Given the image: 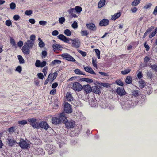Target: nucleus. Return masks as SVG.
I'll list each match as a JSON object with an SVG mask.
<instances>
[{"label": "nucleus", "mask_w": 157, "mask_h": 157, "mask_svg": "<svg viewBox=\"0 0 157 157\" xmlns=\"http://www.w3.org/2000/svg\"><path fill=\"white\" fill-rule=\"evenodd\" d=\"M57 38L58 39H60L66 43H69L70 41H71L72 46L76 48H78L80 46V42L78 39H72L67 38L63 34H59L57 36Z\"/></svg>", "instance_id": "nucleus-1"}, {"label": "nucleus", "mask_w": 157, "mask_h": 157, "mask_svg": "<svg viewBox=\"0 0 157 157\" xmlns=\"http://www.w3.org/2000/svg\"><path fill=\"white\" fill-rule=\"evenodd\" d=\"M64 112L62 113L57 117H54L52 118V121L53 124H56L60 123L61 122L66 121L67 118Z\"/></svg>", "instance_id": "nucleus-2"}, {"label": "nucleus", "mask_w": 157, "mask_h": 157, "mask_svg": "<svg viewBox=\"0 0 157 157\" xmlns=\"http://www.w3.org/2000/svg\"><path fill=\"white\" fill-rule=\"evenodd\" d=\"M72 88L74 90L79 92L82 89V86L79 82H75L73 84Z\"/></svg>", "instance_id": "nucleus-3"}, {"label": "nucleus", "mask_w": 157, "mask_h": 157, "mask_svg": "<svg viewBox=\"0 0 157 157\" xmlns=\"http://www.w3.org/2000/svg\"><path fill=\"white\" fill-rule=\"evenodd\" d=\"M60 56L64 59H66L68 61L72 62L75 61V59L68 53H63L61 54Z\"/></svg>", "instance_id": "nucleus-4"}, {"label": "nucleus", "mask_w": 157, "mask_h": 157, "mask_svg": "<svg viewBox=\"0 0 157 157\" xmlns=\"http://www.w3.org/2000/svg\"><path fill=\"white\" fill-rule=\"evenodd\" d=\"M20 146L22 149H27L30 147V144H28L27 142L24 140H21L19 143Z\"/></svg>", "instance_id": "nucleus-5"}, {"label": "nucleus", "mask_w": 157, "mask_h": 157, "mask_svg": "<svg viewBox=\"0 0 157 157\" xmlns=\"http://www.w3.org/2000/svg\"><path fill=\"white\" fill-rule=\"evenodd\" d=\"M64 110L67 113H71L72 111L71 105L68 103L66 102L64 105Z\"/></svg>", "instance_id": "nucleus-6"}, {"label": "nucleus", "mask_w": 157, "mask_h": 157, "mask_svg": "<svg viewBox=\"0 0 157 157\" xmlns=\"http://www.w3.org/2000/svg\"><path fill=\"white\" fill-rule=\"evenodd\" d=\"M45 148L49 154H51L54 152V148L52 145L48 144L46 145Z\"/></svg>", "instance_id": "nucleus-7"}, {"label": "nucleus", "mask_w": 157, "mask_h": 157, "mask_svg": "<svg viewBox=\"0 0 157 157\" xmlns=\"http://www.w3.org/2000/svg\"><path fill=\"white\" fill-rule=\"evenodd\" d=\"M117 93L120 96H122L125 95L126 92L124 88L118 87L116 90Z\"/></svg>", "instance_id": "nucleus-8"}, {"label": "nucleus", "mask_w": 157, "mask_h": 157, "mask_svg": "<svg viewBox=\"0 0 157 157\" xmlns=\"http://www.w3.org/2000/svg\"><path fill=\"white\" fill-rule=\"evenodd\" d=\"M30 48V47L25 44L22 47V51L25 54L28 55L29 54V49Z\"/></svg>", "instance_id": "nucleus-9"}, {"label": "nucleus", "mask_w": 157, "mask_h": 157, "mask_svg": "<svg viewBox=\"0 0 157 157\" xmlns=\"http://www.w3.org/2000/svg\"><path fill=\"white\" fill-rule=\"evenodd\" d=\"M82 89L86 93H90L92 91L90 86L89 84L84 85L82 86Z\"/></svg>", "instance_id": "nucleus-10"}, {"label": "nucleus", "mask_w": 157, "mask_h": 157, "mask_svg": "<svg viewBox=\"0 0 157 157\" xmlns=\"http://www.w3.org/2000/svg\"><path fill=\"white\" fill-rule=\"evenodd\" d=\"M109 23V20L107 19H104L101 20L99 23V25L100 26H106Z\"/></svg>", "instance_id": "nucleus-11"}, {"label": "nucleus", "mask_w": 157, "mask_h": 157, "mask_svg": "<svg viewBox=\"0 0 157 157\" xmlns=\"http://www.w3.org/2000/svg\"><path fill=\"white\" fill-rule=\"evenodd\" d=\"M75 124V122L73 120L68 121L65 123V125L68 128L73 127Z\"/></svg>", "instance_id": "nucleus-12"}, {"label": "nucleus", "mask_w": 157, "mask_h": 157, "mask_svg": "<svg viewBox=\"0 0 157 157\" xmlns=\"http://www.w3.org/2000/svg\"><path fill=\"white\" fill-rule=\"evenodd\" d=\"M86 25L89 30L91 31H95L96 30V27L94 24L93 23L87 24Z\"/></svg>", "instance_id": "nucleus-13"}, {"label": "nucleus", "mask_w": 157, "mask_h": 157, "mask_svg": "<svg viewBox=\"0 0 157 157\" xmlns=\"http://www.w3.org/2000/svg\"><path fill=\"white\" fill-rule=\"evenodd\" d=\"M40 128L47 129L49 127V126L46 122L44 121H42L40 122Z\"/></svg>", "instance_id": "nucleus-14"}, {"label": "nucleus", "mask_w": 157, "mask_h": 157, "mask_svg": "<svg viewBox=\"0 0 157 157\" xmlns=\"http://www.w3.org/2000/svg\"><path fill=\"white\" fill-rule=\"evenodd\" d=\"M84 69L86 71L89 73L94 75L96 74L93 70L90 67H85Z\"/></svg>", "instance_id": "nucleus-15"}, {"label": "nucleus", "mask_w": 157, "mask_h": 157, "mask_svg": "<svg viewBox=\"0 0 157 157\" xmlns=\"http://www.w3.org/2000/svg\"><path fill=\"white\" fill-rule=\"evenodd\" d=\"M7 142L9 145L10 146H13L15 144V143H17L14 140L11 138H8L7 139Z\"/></svg>", "instance_id": "nucleus-16"}, {"label": "nucleus", "mask_w": 157, "mask_h": 157, "mask_svg": "<svg viewBox=\"0 0 157 157\" xmlns=\"http://www.w3.org/2000/svg\"><path fill=\"white\" fill-rule=\"evenodd\" d=\"M52 47L54 51L56 50H61L62 48L61 45L57 44H54Z\"/></svg>", "instance_id": "nucleus-17"}, {"label": "nucleus", "mask_w": 157, "mask_h": 157, "mask_svg": "<svg viewBox=\"0 0 157 157\" xmlns=\"http://www.w3.org/2000/svg\"><path fill=\"white\" fill-rule=\"evenodd\" d=\"M140 88H144L146 85V82L142 79H140L138 82Z\"/></svg>", "instance_id": "nucleus-18"}, {"label": "nucleus", "mask_w": 157, "mask_h": 157, "mask_svg": "<svg viewBox=\"0 0 157 157\" xmlns=\"http://www.w3.org/2000/svg\"><path fill=\"white\" fill-rule=\"evenodd\" d=\"M121 14V13L120 12L115 14L114 15L112 16L111 19L114 21L115 20L120 17Z\"/></svg>", "instance_id": "nucleus-19"}, {"label": "nucleus", "mask_w": 157, "mask_h": 157, "mask_svg": "<svg viewBox=\"0 0 157 157\" xmlns=\"http://www.w3.org/2000/svg\"><path fill=\"white\" fill-rule=\"evenodd\" d=\"M34 44V42L32 41V40H27V42L25 43V44L30 47L31 48H32Z\"/></svg>", "instance_id": "nucleus-20"}, {"label": "nucleus", "mask_w": 157, "mask_h": 157, "mask_svg": "<svg viewBox=\"0 0 157 157\" xmlns=\"http://www.w3.org/2000/svg\"><path fill=\"white\" fill-rule=\"evenodd\" d=\"M105 0H100L98 3V7L101 8L105 4Z\"/></svg>", "instance_id": "nucleus-21"}, {"label": "nucleus", "mask_w": 157, "mask_h": 157, "mask_svg": "<svg viewBox=\"0 0 157 157\" xmlns=\"http://www.w3.org/2000/svg\"><path fill=\"white\" fill-rule=\"evenodd\" d=\"M93 91L94 92L98 94L101 93L99 88L97 86H94L93 88Z\"/></svg>", "instance_id": "nucleus-22"}, {"label": "nucleus", "mask_w": 157, "mask_h": 157, "mask_svg": "<svg viewBox=\"0 0 157 157\" xmlns=\"http://www.w3.org/2000/svg\"><path fill=\"white\" fill-rule=\"evenodd\" d=\"M67 99L69 101H71L73 100V98L72 95L70 93H67L66 95Z\"/></svg>", "instance_id": "nucleus-23"}, {"label": "nucleus", "mask_w": 157, "mask_h": 157, "mask_svg": "<svg viewBox=\"0 0 157 157\" xmlns=\"http://www.w3.org/2000/svg\"><path fill=\"white\" fill-rule=\"evenodd\" d=\"M132 78L131 76H128L126 77L125 80V82L127 84H129L131 83L132 82Z\"/></svg>", "instance_id": "nucleus-24"}, {"label": "nucleus", "mask_w": 157, "mask_h": 157, "mask_svg": "<svg viewBox=\"0 0 157 157\" xmlns=\"http://www.w3.org/2000/svg\"><path fill=\"white\" fill-rule=\"evenodd\" d=\"M37 153L40 155H44L45 154V152L42 148H38L37 149Z\"/></svg>", "instance_id": "nucleus-25"}, {"label": "nucleus", "mask_w": 157, "mask_h": 157, "mask_svg": "<svg viewBox=\"0 0 157 157\" xmlns=\"http://www.w3.org/2000/svg\"><path fill=\"white\" fill-rule=\"evenodd\" d=\"M17 57L20 64H23L24 63V60L21 56L19 55L17 56Z\"/></svg>", "instance_id": "nucleus-26"}, {"label": "nucleus", "mask_w": 157, "mask_h": 157, "mask_svg": "<svg viewBox=\"0 0 157 157\" xmlns=\"http://www.w3.org/2000/svg\"><path fill=\"white\" fill-rule=\"evenodd\" d=\"M131 71V69L128 68L125 70H124L123 71H121V73L122 75H126L129 73Z\"/></svg>", "instance_id": "nucleus-27"}, {"label": "nucleus", "mask_w": 157, "mask_h": 157, "mask_svg": "<svg viewBox=\"0 0 157 157\" xmlns=\"http://www.w3.org/2000/svg\"><path fill=\"white\" fill-rule=\"evenodd\" d=\"M74 72L76 74L85 75L84 72L78 69H75L74 70Z\"/></svg>", "instance_id": "nucleus-28"}, {"label": "nucleus", "mask_w": 157, "mask_h": 157, "mask_svg": "<svg viewBox=\"0 0 157 157\" xmlns=\"http://www.w3.org/2000/svg\"><path fill=\"white\" fill-rule=\"evenodd\" d=\"M146 75L148 78H151L153 76L152 73L151 71H149L146 73Z\"/></svg>", "instance_id": "nucleus-29"}, {"label": "nucleus", "mask_w": 157, "mask_h": 157, "mask_svg": "<svg viewBox=\"0 0 157 157\" xmlns=\"http://www.w3.org/2000/svg\"><path fill=\"white\" fill-rule=\"evenodd\" d=\"M140 0H134L132 3V5L133 6H137L140 2Z\"/></svg>", "instance_id": "nucleus-30"}, {"label": "nucleus", "mask_w": 157, "mask_h": 157, "mask_svg": "<svg viewBox=\"0 0 157 157\" xmlns=\"http://www.w3.org/2000/svg\"><path fill=\"white\" fill-rule=\"evenodd\" d=\"M64 33L66 36H69L71 35V32L69 30L67 29L64 31Z\"/></svg>", "instance_id": "nucleus-31"}, {"label": "nucleus", "mask_w": 157, "mask_h": 157, "mask_svg": "<svg viewBox=\"0 0 157 157\" xmlns=\"http://www.w3.org/2000/svg\"><path fill=\"white\" fill-rule=\"evenodd\" d=\"M61 62V61L60 60L56 59L52 61L51 63V64L53 65H55L56 64H59Z\"/></svg>", "instance_id": "nucleus-32"}, {"label": "nucleus", "mask_w": 157, "mask_h": 157, "mask_svg": "<svg viewBox=\"0 0 157 157\" xmlns=\"http://www.w3.org/2000/svg\"><path fill=\"white\" fill-rule=\"evenodd\" d=\"M75 9V11L77 13H80L82 10V8L79 6H76Z\"/></svg>", "instance_id": "nucleus-33"}, {"label": "nucleus", "mask_w": 157, "mask_h": 157, "mask_svg": "<svg viewBox=\"0 0 157 157\" xmlns=\"http://www.w3.org/2000/svg\"><path fill=\"white\" fill-rule=\"evenodd\" d=\"M81 34L82 36H87L88 34V33L87 31H81Z\"/></svg>", "instance_id": "nucleus-34"}, {"label": "nucleus", "mask_w": 157, "mask_h": 157, "mask_svg": "<svg viewBox=\"0 0 157 157\" xmlns=\"http://www.w3.org/2000/svg\"><path fill=\"white\" fill-rule=\"evenodd\" d=\"M132 92L133 95L135 97H137L139 95L138 91L137 90H134L132 91Z\"/></svg>", "instance_id": "nucleus-35"}, {"label": "nucleus", "mask_w": 157, "mask_h": 157, "mask_svg": "<svg viewBox=\"0 0 157 157\" xmlns=\"http://www.w3.org/2000/svg\"><path fill=\"white\" fill-rule=\"evenodd\" d=\"M152 6V4L151 3H149L146 4L144 6V8L145 9H147L150 8Z\"/></svg>", "instance_id": "nucleus-36"}, {"label": "nucleus", "mask_w": 157, "mask_h": 157, "mask_svg": "<svg viewBox=\"0 0 157 157\" xmlns=\"http://www.w3.org/2000/svg\"><path fill=\"white\" fill-rule=\"evenodd\" d=\"M118 85L121 86H123V82L120 80H117L115 82Z\"/></svg>", "instance_id": "nucleus-37"}, {"label": "nucleus", "mask_w": 157, "mask_h": 157, "mask_svg": "<svg viewBox=\"0 0 157 157\" xmlns=\"http://www.w3.org/2000/svg\"><path fill=\"white\" fill-rule=\"evenodd\" d=\"M68 13L69 14L71 15L74 13H75V8H70L68 10Z\"/></svg>", "instance_id": "nucleus-38"}, {"label": "nucleus", "mask_w": 157, "mask_h": 157, "mask_svg": "<svg viewBox=\"0 0 157 157\" xmlns=\"http://www.w3.org/2000/svg\"><path fill=\"white\" fill-rule=\"evenodd\" d=\"M52 78L50 79L51 81V82H52L57 77L58 75V74L57 72H54L52 74Z\"/></svg>", "instance_id": "nucleus-39"}, {"label": "nucleus", "mask_w": 157, "mask_h": 157, "mask_svg": "<svg viewBox=\"0 0 157 157\" xmlns=\"http://www.w3.org/2000/svg\"><path fill=\"white\" fill-rule=\"evenodd\" d=\"M15 128L14 127H12L9 128L8 131L10 133H13L14 132Z\"/></svg>", "instance_id": "nucleus-40"}, {"label": "nucleus", "mask_w": 157, "mask_h": 157, "mask_svg": "<svg viewBox=\"0 0 157 157\" xmlns=\"http://www.w3.org/2000/svg\"><path fill=\"white\" fill-rule=\"evenodd\" d=\"M10 42L13 46H16V44L13 38H10Z\"/></svg>", "instance_id": "nucleus-41"}, {"label": "nucleus", "mask_w": 157, "mask_h": 157, "mask_svg": "<svg viewBox=\"0 0 157 157\" xmlns=\"http://www.w3.org/2000/svg\"><path fill=\"white\" fill-rule=\"evenodd\" d=\"M59 100H58L57 98H55L54 101V105L55 106H58L59 104Z\"/></svg>", "instance_id": "nucleus-42"}, {"label": "nucleus", "mask_w": 157, "mask_h": 157, "mask_svg": "<svg viewBox=\"0 0 157 157\" xmlns=\"http://www.w3.org/2000/svg\"><path fill=\"white\" fill-rule=\"evenodd\" d=\"M97 104L96 101H92L90 102V105L92 107H95L97 105Z\"/></svg>", "instance_id": "nucleus-43"}, {"label": "nucleus", "mask_w": 157, "mask_h": 157, "mask_svg": "<svg viewBox=\"0 0 157 157\" xmlns=\"http://www.w3.org/2000/svg\"><path fill=\"white\" fill-rule=\"evenodd\" d=\"M36 39V36L35 35H32L30 37V40H32V41L35 42Z\"/></svg>", "instance_id": "nucleus-44"}, {"label": "nucleus", "mask_w": 157, "mask_h": 157, "mask_svg": "<svg viewBox=\"0 0 157 157\" xmlns=\"http://www.w3.org/2000/svg\"><path fill=\"white\" fill-rule=\"evenodd\" d=\"M27 123V121L26 120H23L22 121H18V123L22 125H24L26 124Z\"/></svg>", "instance_id": "nucleus-45"}, {"label": "nucleus", "mask_w": 157, "mask_h": 157, "mask_svg": "<svg viewBox=\"0 0 157 157\" xmlns=\"http://www.w3.org/2000/svg\"><path fill=\"white\" fill-rule=\"evenodd\" d=\"M59 23L61 24H63L65 21V19L63 17H61L59 18Z\"/></svg>", "instance_id": "nucleus-46"}, {"label": "nucleus", "mask_w": 157, "mask_h": 157, "mask_svg": "<svg viewBox=\"0 0 157 157\" xmlns=\"http://www.w3.org/2000/svg\"><path fill=\"white\" fill-rule=\"evenodd\" d=\"M33 127L35 128H40V124L37 122H36L34 125H33Z\"/></svg>", "instance_id": "nucleus-47"}, {"label": "nucleus", "mask_w": 157, "mask_h": 157, "mask_svg": "<svg viewBox=\"0 0 157 157\" xmlns=\"http://www.w3.org/2000/svg\"><path fill=\"white\" fill-rule=\"evenodd\" d=\"M34 82L35 85L37 86H39V81L38 79L37 78H35L34 79Z\"/></svg>", "instance_id": "nucleus-48"}, {"label": "nucleus", "mask_w": 157, "mask_h": 157, "mask_svg": "<svg viewBox=\"0 0 157 157\" xmlns=\"http://www.w3.org/2000/svg\"><path fill=\"white\" fill-rule=\"evenodd\" d=\"M72 27L74 29L77 28L78 27L77 23L76 21H74L73 23L72 24Z\"/></svg>", "instance_id": "nucleus-49"}, {"label": "nucleus", "mask_w": 157, "mask_h": 157, "mask_svg": "<svg viewBox=\"0 0 157 157\" xmlns=\"http://www.w3.org/2000/svg\"><path fill=\"white\" fill-rule=\"evenodd\" d=\"M25 15L27 16L31 15L32 13V11L31 10H26L25 11Z\"/></svg>", "instance_id": "nucleus-50"}, {"label": "nucleus", "mask_w": 157, "mask_h": 157, "mask_svg": "<svg viewBox=\"0 0 157 157\" xmlns=\"http://www.w3.org/2000/svg\"><path fill=\"white\" fill-rule=\"evenodd\" d=\"M5 24L6 25L9 26L12 24V22L10 20H7L6 21Z\"/></svg>", "instance_id": "nucleus-51"}, {"label": "nucleus", "mask_w": 157, "mask_h": 157, "mask_svg": "<svg viewBox=\"0 0 157 157\" xmlns=\"http://www.w3.org/2000/svg\"><path fill=\"white\" fill-rule=\"evenodd\" d=\"M138 78L139 79H141L143 77V74L141 71H139L137 74Z\"/></svg>", "instance_id": "nucleus-52"}, {"label": "nucleus", "mask_w": 157, "mask_h": 157, "mask_svg": "<svg viewBox=\"0 0 157 157\" xmlns=\"http://www.w3.org/2000/svg\"><path fill=\"white\" fill-rule=\"evenodd\" d=\"M22 71V68L21 67L19 66L17 67L16 68L15 71L18 72L19 73H20L21 71Z\"/></svg>", "instance_id": "nucleus-53"}, {"label": "nucleus", "mask_w": 157, "mask_h": 157, "mask_svg": "<svg viewBox=\"0 0 157 157\" xmlns=\"http://www.w3.org/2000/svg\"><path fill=\"white\" fill-rule=\"evenodd\" d=\"M40 61L39 60H37L36 61L35 65L36 67H40Z\"/></svg>", "instance_id": "nucleus-54"}, {"label": "nucleus", "mask_w": 157, "mask_h": 157, "mask_svg": "<svg viewBox=\"0 0 157 157\" xmlns=\"http://www.w3.org/2000/svg\"><path fill=\"white\" fill-rule=\"evenodd\" d=\"M37 76L38 77L41 79H43L44 78V75L43 74L41 73H38L37 74Z\"/></svg>", "instance_id": "nucleus-55"}, {"label": "nucleus", "mask_w": 157, "mask_h": 157, "mask_svg": "<svg viewBox=\"0 0 157 157\" xmlns=\"http://www.w3.org/2000/svg\"><path fill=\"white\" fill-rule=\"evenodd\" d=\"M10 8L12 9H14L16 7V5L13 2L11 3L10 5Z\"/></svg>", "instance_id": "nucleus-56"}, {"label": "nucleus", "mask_w": 157, "mask_h": 157, "mask_svg": "<svg viewBox=\"0 0 157 157\" xmlns=\"http://www.w3.org/2000/svg\"><path fill=\"white\" fill-rule=\"evenodd\" d=\"M47 22L44 21H39V23L41 25L44 26L47 24Z\"/></svg>", "instance_id": "nucleus-57"}, {"label": "nucleus", "mask_w": 157, "mask_h": 157, "mask_svg": "<svg viewBox=\"0 0 157 157\" xmlns=\"http://www.w3.org/2000/svg\"><path fill=\"white\" fill-rule=\"evenodd\" d=\"M78 52L80 53L83 57H85L86 56V52L82 51L81 50H78Z\"/></svg>", "instance_id": "nucleus-58"}, {"label": "nucleus", "mask_w": 157, "mask_h": 157, "mask_svg": "<svg viewBox=\"0 0 157 157\" xmlns=\"http://www.w3.org/2000/svg\"><path fill=\"white\" fill-rule=\"evenodd\" d=\"M150 67L155 71H157V66L155 65H151Z\"/></svg>", "instance_id": "nucleus-59"}, {"label": "nucleus", "mask_w": 157, "mask_h": 157, "mask_svg": "<svg viewBox=\"0 0 157 157\" xmlns=\"http://www.w3.org/2000/svg\"><path fill=\"white\" fill-rule=\"evenodd\" d=\"M52 35L54 36H56L59 34V32L56 30H55L52 32Z\"/></svg>", "instance_id": "nucleus-60"}, {"label": "nucleus", "mask_w": 157, "mask_h": 157, "mask_svg": "<svg viewBox=\"0 0 157 157\" xmlns=\"http://www.w3.org/2000/svg\"><path fill=\"white\" fill-rule=\"evenodd\" d=\"M38 45L40 48H43L45 46V44L43 41L39 42Z\"/></svg>", "instance_id": "nucleus-61"}, {"label": "nucleus", "mask_w": 157, "mask_h": 157, "mask_svg": "<svg viewBox=\"0 0 157 157\" xmlns=\"http://www.w3.org/2000/svg\"><path fill=\"white\" fill-rule=\"evenodd\" d=\"M28 121L29 122L31 123L35 121H36V119L34 118H32L29 119L28 120Z\"/></svg>", "instance_id": "nucleus-62"}, {"label": "nucleus", "mask_w": 157, "mask_h": 157, "mask_svg": "<svg viewBox=\"0 0 157 157\" xmlns=\"http://www.w3.org/2000/svg\"><path fill=\"white\" fill-rule=\"evenodd\" d=\"M51 74H49L47 78L45 80L44 83V84L46 85L48 83V81H49L50 79V76H51Z\"/></svg>", "instance_id": "nucleus-63"}, {"label": "nucleus", "mask_w": 157, "mask_h": 157, "mask_svg": "<svg viewBox=\"0 0 157 157\" xmlns=\"http://www.w3.org/2000/svg\"><path fill=\"white\" fill-rule=\"evenodd\" d=\"M85 82L89 83H92L93 82L92 79L88 78H86Z\"/></svg>", "instance_id": "nucleus-64"}]
</instances>
